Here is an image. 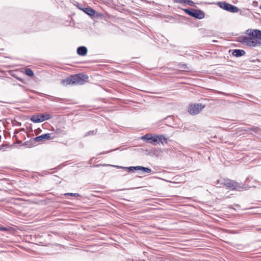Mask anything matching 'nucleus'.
Returning <instances> with one entry per match:
<instances>
[{
	"label": "nucleus",
	"mask_w": 261,
	"mask_h": 261,
	"mask_svg": "<svg viewBox=\"0 0 261 261\" xmlns=\"http://www.w3.org/2000/svg\"><path fill=\"white\" fill-rule=\"evenodd\" d=\"M246 34L249 36H243L241 42L245 45L253 47L261 46V31L257 29L248 30Z\"/></svg>",
	"instance_id": "nucleus-1"
},
{
	"label": "nucleus",
	"mask_w": 261,
	"mask_h": 261,
	"mask_svg": "<svg viewBox=\"0 0 261 261\" xmlns=\"http://www.w3.org/2000/svg\"><path fill=\"white\" fill-rule=\"evenodd\" d=\"M88 76L82 73L70 75L62 81V83L65 85L70 84L83 85L88 80Z\"/></svg>",
	"instance_id": "nucleus-2"
},
{
	"label": "nucleus",
	"mask_w": 261,
	"mask_h": 261,
	"mask_svg": "<svg viewBox=\"0 0 261 261\" xmlns=\"http://www.w3.org/2000/svg\"><path fill=\"white\" fill-rule=\"evenodd\" d=\"M182 10L188 15L197 19H202L205 17L204 12L200 9L192 8L182 9Z\"/></svg>",
	"instance_id": "nucleus-3"
},
{
	"label": "nucleus",
	"mask_w": 261,
	"mask_h": 261,
	"mask_svg": "<svg viewBox=\"0 0 261 261\" xmlns=\"http://www.w3.org/2000/svg\"><path fill=\"white\" fill-rule=\"evenodd\" d=\"M216 182L217 184L220 183L221 185H223L231 190H236L238 188H243V185H242V184L230 179H224L223 180H217Z\"/></svg>",
	"instance_id": "nucleus-4"
},
{
	"label": "nucleus",
	"mask_w": 261,
	"mask_h": 261,
	"mask_svg": "<svg viewBox=\"0 0 261 261\" xmlns=\"http://www.w3.org/2000/svg\"><path fill=\"white\" fill-rule=\"evenodd\" d=\"M52 116L49 114H40L33 115L30 120L34 123L42 122L45 120H49Z\"/></svg>",
	"instance_id": "nucleus-5"
},
{
	"label": "nucleus",
	"mask_w": 261,
	"mask_h": 261,
	"mask_svg": "<svg viewBox=\"0 0 261 261\" xmlns=\"http://www.w3.org/2000/svg\"><path fill=\"white\" fill-rule=\"evenodd\" d=\"M205 107V105L200 103L191 104L189 106L188 112L191 115H196L199 114Z\"/></svg>",
	"instance_id": "nucleus-6"
},
{
	"label": "nucleus",
	"mask_w": 261,
	"mask_h": 261,
	"mask_svg": "<svg viewBox=\"0 0 261 261\" xmlns=\"http://www.w3.org/2000/svg\"><path fill=\"white\" fill-rule=\"evenodd\" d=\"M56 137V136L55 135V133H46L42 134L38 137L35 138L33 141L34 142H40L44 140H53Z\"/></svg>",
	"instance_id": "nucleus-7"
},
{
	"label": "nucleus",
	"mask_w": 261,
	"mask_h": 261,
	"mask_svg": "<svg viewBox=\"0 0 261 261\" xmlns=\"http://www.w3.org/2000/svg\"><path fill=\"white\" fill-rule=\"evenodd\" d=\"M88 52L87 48L84 46H81L77 48V54L81 56H84L87 55Z\"/></svg>",
	"instance_id": "nucleus-8"
},
{
	"label": "nucleus",
	"mask_w": 261,
	"mask_h": 261,
	"mask_svg": "<svg viewBox=\"0 0 261 261\" xmlns=\"http://www.w3.org/2000/svg\"><path fill=\"white\" fill-rule=\"evenodd\" d=\"M225 11L231 13H237L240 11V10L237 6L228 3Z\"/></svg>",
	"instance_id": "nucleus-9"
},
{
	"label": "nucleus",
	"mask_w": 261,
	"mask_h": 261,
	"mask_svg": "<svg viewBox=\"0 0 261 261\" xmlns=\"http://www.w3.org/2000/svg\"><path fill=\"white\" fill-rule=\"evenodd\" d=\"M80 9L90 16H94L95 13V11L90 7H88L84 8H80Z\"/></svg>",
	"instance_id": "nucleus-10"
},
{
	"label": "nucleus",
	"mask_w": 261,
	"mask_h": 261,
	"mask_svg": "<svg viewBox=\"0 0 261 261\" xmlns=\"http://www.w3.org/2000/svg\"><path fill=\"white\" fill-rule=\"evenodd\" d=\"M245 54V51L243 49H234L232 53V55L236 57H240L244 56Z\"/></svg>",
	"instance_id": "nucleus-11"
},
{
	"label": "nucleus",
	"mask_w": 261,
	"mask_h": 261,
	"mask_svg": "<svg viewBox=\"0 0 261 261\" xmlns=\"http://www.w3.org/2000/svg\"><path fill=\"white\" fill-rule=\"evenodd\" d=\"M158 136V141L159 143H161L162 144H164V143H167V138L164 135H159Z\"/></svg>",
	"instance_id": "nucleus-12"
},
{
	"label": "nucleus",
	"mask_w": 261,
	"mask_h": 261,
	"mask_svg": "<svg viewBox=\"0 0 261 261\" xmlns=\"http://www.w3.org/2000/svg\"><path fill=\"white\" fill-rule=\"evenodd\" d=\"M246 131H252L255 133H258L261 132V128L257 127V126H252L250 128H248V129H246Z\"/></svg>",
	"instance_id": "nucleus-13"
},
{
	"label": "nucleus",
	"mask_w": 261,
	"mask_h": 261,
	"mask_svg": "<svg viewBox=\"0 0 261 261\" xmlns=\"http://www.w3.org/2000/svg\"><path fill=\"white\" fill-rule=\"evenodd\" d=\"M228 4V3L225 2H219L217 3V5L224 10H226Z\"/></svg>",
	"instance_id": "nucleus-14"
},
{
	"label": "nucleus",
	"mask_w": 261,
	"mask_h": 261,
	"mask_svg": "<svg viewBox=\"0 0 261 261\" xmlns=\"http://www.w3.org/2000/svg\"><path fill=\"white\" fill-rule=\"evenodd\" d=\"M158 135H150V140L149 141V143L154 144L155 142L158 141Z\"/></svg>",
	"instance_id": "nucleus-15"
},
{
	"label": "nucleus",
	"mask_w": 261,
	"mask_h": 261,
	"mask_svg": "<svg viewBox=\"0 0 261 261\" xmlns=\"http://www.w3.org/2000/svg\"><path fill=\"white\" fill-rule=\"evenodd\" d=\"M109 166L115 167L117 168V169H125L124 167L120 166H118V165H109V164H97V165H95V167H100V166Z\"/></svg>",
	"instance_id": "nucleus-16"
},
{
	"label": "nucleus",
	"mask_w": 261,
	"mask_h": 261,
	"mask_svg": "<svg viewBox=\"0 0 261 261\" xmlns=\"http://www.w3.org/2000/svg\"><path fill=\"white\" fill-rule=\"evenodd\" d=\"M139 170H141L144 173H150L151 172V169L150 168H149L148 167H143V166H140Z\"/></svg>",
	"instance_id": "nucleus-17"
},
{
	"label": "nucleus",
	"mask_w": 261,
	"mask_h": 261,
	"mask_svg": "<svg viewBox=\"0 0 261 261\" xmlns=\"http://www.w3.org/2000/svg\"><path fill=\"white\" fill-rule=\"evenodd\" d=\"M25 73L29 76H33L34 75V72L33 70L30 68H26L25 70Z\"/></svg>",
	"instance_id": "nucleus-18"
},
{
	"label": "nucleus",
	"mask_w": 261,
	"mask_h": 261,
	"mask_svg": "<svg viewBox=\"0 0 261 261\" xmlns=\"http://www.w3.org/2000/svg\"><path fill=\"white\" fill-rule=\"evenodd\" d=\"M150 134H146V135L143 136L141 137V139L143 140H146V142L149 143V141L150 140Z\"/></svg>",
	"instance_id": "nucleus-19"
},
{
	"label": "nucleus",
	"mask_w": 261,
	"mask_h": 261,
	"mask_svg": "<svg viewBox=\"0 0 261 261\" xmlns=\"http://www.w3.org/2000/svg\"><path fill=\"white\" fill-rule=\"evenodd\" d=\"M97 133V130H90V131H88L86 134V135H85V137H87V136H91V135H94L95 134H96Z\"/></svg>",
	"instance_id": "nucleus-20"
},
{
	"label": "nucleus",
	"mask_w": 261,
	"mask_h": 261,
	"mask_svg": "<svg viewBox=\"0 0 261 261\" xmlns=\"http://www.w3.org/2000/svg\"><path fill=\"white\" fill-rule=\"evenodd\" d=\"M65 196L70 195V196H74L75 197H80V195L78 193H66L64 194Z\"/></svg>",
	"instance_id": "nucleus-21"
},
{
	"label": "nucleus",
	"mask_w": 261,
	"mask_h": 261,
	"mask_svg": "<svg viewBox=\"0 0 261 261\" xmlns=\"http://www.w3.org/2000/svg\"><path fill=\"white\" fill-rule=\"evenodd\" d=\"M186 4H187L188 5L192 7H195V3L191 0H187Z\"/></svg>",
	"instance_id": "nucleus-22"
},
{
	"label": "nucleus",
	"mask_w": 261,
	"mask_h": 261,
	"mask_svg": "<svg viewBox=\"0 0 261 261\" xmlns=\"http://www.w3.org/2000/svg\"><path fill=\"white\" fill-rule=\"evenodd\" d=\"M56 134L58 135H64L65 134V132L63 130L61 129H57L55 132Z\"/></svg>",
	"instance_id": "nucleus-23"
},
{
	"label": "nucleus",
	"mask_w": 261,
	"mask_h": 261,
	"mask_svg": "<svg viewBox=\"0 0 261 261\" xmlns=\"http://www.w3.org/2000/svg\"><path fill=\"white\" fill-rule=\"evenodd\" d=\"M187 0H174V3L177 4H185Z\"/></svg>",
	"instance_id": "nucleus-24"
},
{
	"label": "nucleus",
	"mask_w": 261,
	"mask_h": 261,
	"mask_svg": "<svg viewBox=\"0 0 261 261\" xmlns=\"http://www.w3.org/2000/svg\"><path fill=\"white\" fill-rule=\"evenodd\" d=\"M133 168H134V166H130V167H125V169L127 170L128 171V172H131V171H134Z\"/></svg>",
	"instance_id": "nucleus-25"
},
{
	"label": "nucleus",
	"mask_w": 261,
	"mask_h": 261,
	"mask_svg": "<svg viewBox=\"0 0 261 261\" xmlns=\"http://www.w3.org/2000/svg\"><path fill=\"white\" fill-rule=\"evenodd\" d=\"M118 149V148H116V149H113V150H110V151H107V152H101L99 154H105V153H107L108 152H111L112 151H114V150H117Z\"/></svg>",
	"instance_id": "nucleus-26"
},
{
	"label": "nucleus",
	"mask_w": 261,
	"mask_h": 261,
	"mask_svg": "<svg viewBox=\"0 0 261 261\" xmlns=\"http://www.w3.org/2000/svg\"><path fill=\"white\" fill-rule=\"evenodd\" d=\"M8 230V229L5 227L1 226L0 227V230L2 231H6Z\"/></svg>",
	"instance_id": "nucleus-27"
},
{
	"label": "nucleus",
	"mask_w": 261,
	"mask_h": 261,
	"mask_svg": "<svg viewBox=\"0 0 261 261\" xmlns=\"http://www.w3.org/2000/svg\"><path fill=\"white\" fill-rule=\"evenodd\" d=\"M252 5L254 7H257L258 6V2L257 1H253Z\"/></svg>",
	"instance_id": "nucleus-28"
},
{
	"label": "nucleus",
	"mask_w": 261,
	"mask_h": 261,
	"mask_svg": "<svg viewBox=\"0 0 261 261\" xmlns=\"http://www.w3.org/2000/svg\"><path fill=\"white\" fill-rule=\"evenodd\" d=\"M134 170H139L140 169V166H134V168H133Z\"/></svg>",
	"instance_id": "nucleus-29"
},
{
	"label": "nucleus",
	"mask_w": 261,
	"mask_h": 261,
	"mask_svg": "<svg viewBox=\"0 0 261 261\" xmlns=\"http://www.w3.org/2000/svg\"><path fill=\"white\" fill-rule=\"evenodd\" d=\"M181 68H182V69H186L187 67V65L186 64H183L181 66Z\"/></svg>",
	"instance_id": "nucleus-30"
},
{
	"label": "nucleus",
	"mask_w": 261,
	"mask_h": 261,
	"mask_svg": "<svg viewBox=\"0 0 261 261\" xmlns=\"http://www.w3.org/2000/svg\"><path fill=\"white\" fill-rule=\"evenodd\" d=\"M17 85H18V86H19V87H21V88H23V87H24V86H23L21 85V84H17Z\"/></svg>",
	"instance_id": "nucleus-31"
},
{
	"label": "nucleus",
	"mask_w": 261,
	"mask_h": 261,
	"mask_svg": "<svg viewBox=\"0 0 261 261\" xmlns=\"http://www.w3.org/2000/svg\"><path fill=\"white\" fill-rule=\"evenodd\" d=\"M58 99V98H55V99H54V100H53V101H57V99Z\"/></svg>",
	"instance_id": "nucleus-32"
},
{
	"label": "nucleus",
	"mask_w": 261,
	"mask_h": 261,
	"mask_svg": "<svg viewBox=\"0 0 261 261\" xmlns=\"http://www.w3.org/2000/svg\"><path fill=\"white\" fill-rule=\"evenodd\" d=\"M260 10H261V6H260Z\"/></svg>",
	"instance_id": "nucleus-33"
}]
</instances>
